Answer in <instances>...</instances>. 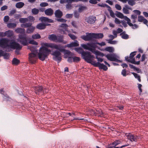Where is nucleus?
<instances>
[{
    "mask_svg": "<svg viewBox=\"0 0 148 148\" xmlns=\"http://www.w3.org/2000/svg\"><path fill=\"white\" fill-rule=\"evenodd\" d=\"M40 48L38 54L39 59L43 61L51 53L53 56V60H56V51H53V49H56V44L46 42Z\"/></svg>",
    "mask_w": 148,
    "mask_h": 148,
    "instance_id": "f257e3e1",
    "label": "nucleus"
},
{
    "mask_svg": "<svg viewBox=\"0 0 148 148\" xmlns=\"http://www.w3.org/2000/svg\"><path fill=\"white\" fill-rule=\"evenodd\" d=\"M9 40L6 38H0V47L3 49L9 47L11 49H17L19 47L18 43L15 41L9 43Z\"/></svg>",
    "mask_w": 148,
    "mask_h": 148,
    "instance_id": "f03ea898",
    "label": "nucleus"
},
{
    "mask_svg": "<svg viewBox=\"0 0 148 148\" xmlns=\"http://www.w3.org/2000/svg\"><path fill=\"white\" fill-rule=\"evenodd\" d=\"M86 35H83L80 38L85 41H93L94 39H99L103 37V34L99 33L95 34L92 33H86Z\"/></svg>",
    "mask_w": 148,
    "mask_h": 148,
    "instance_id": "7ed1b4c3",
    "label": "nucleus"
},
{
    "mask_svg": "<svg viewBox=\"0 0 148 148\" xmlns=\"http://www.w3.org/2000/svg\"><path fill=\"white\" fill-rule=\"evenodd\" d=\"M36 47L32 45L28 47V49L32 52L29 54V59L30 62L32 64H34L38 59L37 50Z\"/></svg>",
    "mask_w": 148,
    "mask_h": 148,
    "instance_id": "20e7f679",
    "label": "nucleus"
},
{
    "mask_svg": "<svg viewBox=\"0 0 148 148\" xmlns=\"http://www.w3.org/2000/svg\"><path fill=\"white\" fill-rule=\"evenodd\" d=\"M82 57L83 59L87 63H90L93 65L94 63H96V61L92 60L90 58V52L86 51L82 53Z\"/></svg>",
    "mask_w": 148,
    "mask_h": 148,
    "instance_id": "39448f33",
    "label": "nucleus"
},
{
    "mask_svg": "<svg viewBox=\"0 0 148 148\" xmlns=\"http://www.w3.org/2000/svg\"><path fill=\"white\" fill-rule=\"evenodd\" d=\"M81 46L84 49L88 50L92 53L93 52L94 50L97 47L95 44L93 43H88L86 45L82 44Z\"/></svg>",
    "mask_w": 148,
    "mask_h": 148,
    "instance_id": "423d86ee",
    "label": "nucleus"
},
{
    "mask_svg": "<svg viewBox=\"0 0 148 148\" xmlns=\"http://www.w3.org/2000/svg\"><path fill=\"white\" fill-rule=\"evenodd\" d=\"M125 135L127 139L131 142H137L139 139L138 136L134 134L131 133H126Z\"/></svg>",
    "mask_w": 148,
    "mask_h": 148,
    "instance_id": "0eeeda50",
    "label": "nucleus"
},
{
    "mask_svg": "<svg viewBox=\"0 0 148 148\" xmlns=\"http://www.w3.org/2000/svg\"><path fill=\"white\" fill-rule=\"evenodd\" d=\"M65 47V46L63 47L62 46L56 45V49L59 50L60 52H63L65 57L67 58L66 55H70L71 52L69 50L64 49V48Z\"/></svg>",
    "mask_w": 148,
    "mask_h": 148,
    "instance_id": "6e6552de",
    "label": "nucleus"
},
{
    "mask_svg": "<svg viewBox=\"0 0 148 148\" xmlns=\"http://www.w3.org/2000/svg\"><path fill=\"white\" fill-rule=\"evenodd\" d=\"M19 42L24 46H26L28 44L27 37L26 34H20L19 35Z\"/></svg>",
    "mask_w": 148,
    "mask_h": 148,
    "instance_id": "1a4fd4ad",
    "label": "nucleus"
},
{
    "mask_svg": "<svg viewBox=\"0 0 148 148\" xmlns=\"http://www.w3.org/2000/svg\"><path fill=\"white\" fill-rule=\"evenodd\" d=\"M105 56L108 60L110 61H115L117 62H122L121 60L117 59L113 54H108L106 55Z\"/></svg>",
    "mask_w": 148,
    "mask_h": 148,
    "instance_id": "9d476101",
    "label": "nucleus"
},
{
    "mask_svg": "<svg viewBox=\"0 0 148 148\" xmlns=\"http://www.w3.org/2000/svg\"><path fill=\"white\" fill-rule=\"evenodd\" d=\"M93 66L96 67H98L100 69H103L104 71L107 70L108 68L107 66L99 62H96L94 63Z\"/></svg>",
    "mask_w": 148,
    "mask_h": 148,
    "instance_id": "9b49d317",
    "label": "nucleus"
},
{
    "mask_svg": "<svg viewBox=\"0 0 148 148\" xmlns=\"http://www.w3.org/2000/svg\"><path fill=\"white\" fill-rule=\"evenodd\" d=\"M60 27L62 28H63V29H59V32L62 34H66V31L67 32H69V31L68 30L67 27L68 25L65 23H62L60 26Z\"/></svg>",
    "mask_w": 148,
    "mask_h": 148,
    "instance_id": "f8f14e48",
    "label": "nucleus"
},
{
    "mask_svg": "<svg viewBox=\"0 0 148 148\" xmlns=\"http://www.w3.org/2000/svg\"><path fill=\"white\" fill-rule=\"evenodd\" d=\"M96 20V18L95 16H90L86 17L85 18L86 21L90 24H93L94 23Z\"/></svg>",
    "mask_w": 148,
    "mask_h": 148,
    "instance_id": "ddd939ff",
    "label": "nucleus"
},
{
    "mask_svg": "<svg viewBox=\"0 0 148 148\" xmlns=\"http://www.w3.org/2000/svg\"><path fill=\"white\" fill-rule=\"evenodd\" d=\"M35 92L37 95H39V93H44V90L42 86H38L34 87Z\"/></svg>",
    "mask_w": 148,
    "mask_h": 148,
    "instance_id": "4468645a",
    "label": "nucleus"
},
{
    "mask_svg": "<svg viewBox=\"0 0 148 148\" xmlns=\"http://www.w3.org/2000/svg\"><path fill=\"white\" fill-rule=\"evenodd\" d=\"M62 43L63 44H65L67 43V41H64V36L63 35H59L56 36V42Z\"/></svg>",
    "mask_w": 148,
    "mask_h": 148,
    "instance_id": "2eb2a0df",
    "label": "nucleus"
},
{
    "mask_svg": "<svg viewBox=\"0 0 148 148\" xmlns=\"http://www.w3.org/2000/svg\"><path fill=\"white\" fill-rule=\"evenodd\" d=\"M78 42L77 40H75L74 42H72L70 44H68L65 45V47L71 48L73 47H78L79 46Z\"/></svg>",
    "mask_w": 148,
    "mask_h": 148,
    "instance_id": "dca6fc26",
    "label": "nucleus"
},
{
    "mask_svg": "<svg viewBox=\"0 0 148 148\" xmlns=\"http://www.w3.org/2000/svg\"><path fill=\"white\" fill-rule=\"evenodd\" d=\"M39 20L42 22H48L49 23H52L53 22V21L51 19L47 17L42 16L39 18Z\"/></svg>",
    "mask_w": 148,
    "mask_h": 148,
    "instance_id": "f3484780",
    "label": "nucleus"
},
{
    "mask_svg": "<svg viewBox=\"0 0 148 148\" xmlns=\"http://www.w3.org/2000/svg\"><path fill=\"white\" fill-rule=\"evenodd\" d=\"M45 13L47 16H51L53 14V11L51 8H49L45 10Z\"/></svg>",
    "mask_w": 148,
    "mask_h": 148,
    "instance_id": "a211bd4d",
    "label": "nucleus"
},
{
    "mask_svg": "<svg viewBox=\"0 0 148 148\" xmlns=\"http://www.w3.org/2000/svg\"><path fill=\"white\" fill-rule=\"evenodd\" d=\"M36 27L37 29H43L45 28V26L44 23H40L38 24Z\"/></svg>",
    "mask_w": 148,
    "mask_h": 148,
    "instance_id": "6ab92c4d",
    "label": "nucleus"
},
{
    "mask_svg": "<svg viewBox=\"0 0 148 148\" xmlns=\"http://www.w3.org/2000/svg\"><path fill=\"white\" fill-rule=\"evenodd\" d=\"M63 15L62 12L59 10H56V18H60Z\"/></svg>",
    "mask_w": 148,
    "mask_h": 148,
    "instance_id": "aec40b11",
    "label": "nucleus"
},
{
    "mask_svg": "<svg viewBox=\"0 0 148 148\" xmlns=\"http://www.w3.org/2000/svg\"><path fill=\"white\" fill-rule=\"evenodd\" d=\"M35 29V27L33 26H31L29 27L26 30V32L28 34H31L32 33Z\"/></svg>",
    "mask_w": 148,
    "mask_h": 148,
    "instance_id": "412c9836",
    "label": "nucleus"
},
{
    "mask_svg": "<svg viewBox=\"0 0 148 148\" xmlns=\"http://www.w3.org/2000/svg\"><path fill=\"white\" fill-rule=\"evenodd\" d=\"M24 5L25 4L24 3L20 2L16 3L15 6L16 8H20L23 7L24 6Z\"/></svg>",
    "mask_w": 148,
    "mask_h": 148,
    "instance_id": "4be33fe9",
    "label": "nucleus"
},
{
    "mask_svg": "<svg viewBox=\"0 0 148 148\" xmlns=\"http://www.w3.org/2000/svg\"><path fill=\"white\" fill-rule=\"evenodd\" d=\"M120 35L121 36V37L123 39H127L129 38L128 35L125 34V32L124 31L121 33Z\"/></svg>",
    "mask_w": 148,
    "mask_h": 148,
    "instance_id": "5701e85b",
    "label": "nucleus"
},
{
    "mask_svg": "<svg viewBox=\"0 0 148 148\" xmlns=\"http://www.w3.org/2000/svg\"><path fill=\"white\" fill-rule=\"evenodd\" d=\"M121 142V140H116L112 143V144L114 145V147H115L120 144Z\"/></svg>",
    "mask_w": 148,
    "mask_h": 148,
    "instance_id": "b1692460",
    "label": "nucleus"
},
{
    "mask_svg": "<svg viewBox=\"0 0 148 148\" xmlns=\"http://www.w3.org/2000/svg\"><path fill=\"white\" fill-rule=\"evenodd\" d=\"M15 31L18 33L24 34L25 29L21 28H18L15 30Z\"/></svg>",
    "mask_w": 148,
    "mask_h": 148,
    "instance_id": "393cba45",
    "label": "nucleus"
},
{
    "mask_svg": "<svg viewBox=\"0 0 148 148\" xmlns=\"http://www.w3.org/2000/svg\"><path fill=\"white\" fill-rule=\"evenodd\" d=\"M20 61L16 58H14L12 60V64L15 65H17L20 63Z\"/></svg>",
    "mask_w": 148,
    "mask_h": 148,
    "instance_id": "a878e982",
    "label": "nucleus"
},
{
    "mask_svg": "<svg viewBox=\"0 0 148 148\" xmlns=\"http://www.w3.org/2000/svg\"><path fill=\"white\" fill-rule=\"evenodd\" d=\"M32 38L34 39H37L40 38V35L38 33L33 34L32 36Z\"/></svg>",
    "mask_w": 148,
    "mask_h": 148,
    "instance_id": "bb28decb",
    "label": "nucleus"
},
{
    "mask_svg": "<svg viewBox=\"0 0 148 148\" xmlns=\"http://www.w3.org/2000/svg\"><path fill=\"white\" fill-rule=\"evenodd\" d=\"M49 39L53 41H55L56 40V35L52 34L49 35L48 37Z\"/></svg>",
    "mask_w": 148,
    "mask_h": 148,
    "instance_id": "cd10ccee",
    "label": "nucleus"
},
{
    "mask_svg": "<svg viewBox=\"0 0 148 148\" xmlns=\"http://www.w3.org/2000/svg\"><path fill=\"white\" fill-rule=\"evenodd\" d=\"M124 19L127 21V23L129 26H132V24L131 23V20L130 18H128L127 16H124L123 18Z\"/></svg>",
    "mask_w": 148,
    "mask_h": 148,
    "instance_id": "c85d7f7f",
    "label": "nucleus"
},
{
    "mask_svg": "<svg viewBox=\"0 0 148 148\" xmlns=\"http://www.w3.org/2000/svg\"><path fill=\"white\" fill-rule=\"evenodd\" d=\"M96 55H99L101 57H103L104 55L103 53L99 52V51H95V49L94 50V51L93 53Z\"/></svg>",
    "mask_w": 148,
    "mask_h": 148,
    "instance_id": "c756f323",
    "label": "nucleus"
},
{
    "mask_svg": "<svg viewBox=\"0 0 148 148\" xmlns=\"http://www.w3.org/2000/svg\"><path fill=\"white\" fill-rule=\"evenodd\" d=\"M75 50L78 53L81 54L82 56V53L83 52L85 51H83V50L81 48L79 47H76L75 48Z\"/></svg>",
    "mask_w": 148,
    "mask_h": 148,
    "instance_id": "7c9ffc66",
    "label": "nucleus"
},
{
    "mask_svg": "<svg viewBox=\"0 0 148 148\" xmlns=\"http://www.w3.org/2000/svg\"><path fill=\"white\" fill-rule=\"evenodd\" d=\"M117 17L121 18H123L124 17L123 15L121 12H116V13L115 14Z\"/></svg>",
    "mask_w": 148,
    "mask_h": 148,
    "instance_id": "2f4dec72",
    "label": "nucleus"
},
{
    "mask_svg": "<svg viewBox=\"0 0 148 148\" xmlns=\"http://www.w3.org/2000/svg\"><path fill=\"white\" fill-rule=\"evenodd\" d=\"M5 36H7L8 37H10L13 35V32L12 31L9 30L6 32L5 33Z\"/></svg>",
    "mask_w": 148,
    "mask_h": 148,
    "instance_id": "473e14b6",
    "label": "nucleus"
},
{
    "mask_svg": "<svg viewBox=\"0 0 148 148\" xmlns=\"http://www.w3.org/2000/svg\"><path fill=\"white\" fill-rule=\"evenodd\" d=\"M32 12L33 14L36 15L38 13L39 10L36 8H34L32 9Z\"/></svg>",
    "mask_w": 148,
    "mask_h": 148,
    "instance_id": "72a5a7b5",
    "label": "nucleus"
},
{
    "mask_svg": "<svg viewBox=\"0 0 148 148\" xmlns=\"http://www.w3.org/2000/svg\"><path fill=\"white\" fill-rule=\"evenodd\" d=\"M19 21L20 23H25L28 22V19L27 18H20L19 19Z\"/></svg>",
    "mask_w": 148,
    "mask_h": 148,
    "instance_id": "f704fd0d",
    "label": "nucleus"
},
{
    "mask_svg": "<svg viewBox=\"0 0 148 148\" xmlns=\"http://www.w3.org/2000/svg\"><path fill=\"white\" fill-rule=\"evenodd\" d=\"M16 26V24L15 23H8L7 25V27L9 28H13L15 27Z\"/></svg>",
    "mask_w": 148,
    "mask_h": 148,
    "instance_id": "c9c22d12",
    "label": "nucleus"
},
{
    "mask_svg": "<svg viewBox=\"0 0 148 148\" xmlns=\"http://www.w3.org/2000/svg\"><path fill=\"white\" fill-rule=\"evenodd\" d=\"M27 18L28 19V21H29V22H34L35 20V18L33 16H29Z\"/></svg>",
    "mask_w": 148,
    "mask_h": 148,
    "instance_id": "e433bc0d",
    "label": "nucleus"
},
{
    "mask_svg": "<svg viewBox=\"0 0 148 148\" xmlns=\"http://www.w3.org/2000/svg\"><path fill=\"white\" fill-rule=\"evenodd\" d=\"M18 44L19 45V48L15 49H16V50L15 51V53L17 55H18L19 54V50H20L22 47V46L19 43Z\"/></svg>",
    "mask_w": 148,
    "mask_h": 148,
    "instance_id": "4c0bfd02",
    "label": "nucleus"
},
{
    "mask_svg": "<svg viewBox=\"0 0 148 148\" xmlns=\"http://www.w3.org/2000/svg\"><path fill=\"white\" fill-rule=\"evenodd\" d=\"M128 4L131 5L133 6L135 4L134 1L133 0H127Z\"/></svg>",
    "mask_w": 148,
    "mask_h": 148,
    "instance_id": "58836bf2",
    "label": "nucleus"
},
{
    "mask_svg": "<svg viewBox=\"0 0 148 148\" xmlns=\"http://www.w3.org/2000/svg\"><path fill=\"white\" fill-rule=\"evenodd\" d=\"M105 50L110 52H112L114 51V49L112 47H109L106 48Z\"/></svg>",
    "mask_w": 148,
    "mask_h": 148,
    "instance_id": "ea45409f",
    "label": "nucleus"
},
{
    "mask_svg": "<svg viewBox=\"0 0 148 148\" xmlns=\"http://www.w3.org/2000/svg\"><path fill=\"white\" fill-rule=\"evenodd\" d=\"M87 9L86 7L84 6H81L78 9V11L79 12H81Z\"/></svg>",
    "mask_w": 148,
    "mask_h": 148,
    "instance_id": "a19ab883",
    "label": "nucleus"
},
{
    "mask_svg": "<svg viewBox=\"0 0 148 148\" xmlns=\"http://www.w3.org/2000/svg\"><path fill=\"white\" fill-rule=\"evenodd\" d=\"M73 62H79L80 60V58L79 57L75 56L73 57Z\"/></svg>",
    "mask_w": 148,
    "mask_h": 148,
    "instance_id": "79ce46f5",
    "label": "nucleus"
},
{
    "mask_svg": "<svg viewBox=\"0 0 148 148\" xmlns=\"http://www.w3.org/2000/svg\"><path fill=\"white\" fill-rule=\"evenodd\" d=\"M56 20L58 22L61 23H65L66 21V20L65 19L62 18H57Z\"/></svg>",
    "mask_w": 148,
    "mask_h": 148,
    "instance_id": "37998d69",
    "label": "nucleus"
},
{
    "mask_svg": "<svg viewBox=\"0 0 148 148\" xmlns=\"http://www.w3.org/2000/svg\"><path fill=\"white\" fill-rule=\"evenodd\" d=\"M121 74L124 77H126L127 75H128V74H127L126 73V70L125 69H124L122 70Z\"/></svg>",
    "mask_w": 148,
    "mask_h": 148,
    "instance_id": "c03bdc74",
    "label": "nucleus"
},
{
    "mask_svg": "<svg viewBox=\"0 0 148 148\" xmlns=\"http://www.w3.org/2000/svg\"><path fill=\"white\" fill-rule=\"evenodd\" d=\"M68 36L72 40H75L77 38V37L75 35L71 34H69Z\"/></svg>",
    "mask_w": 148,
    "mask_h": 148,
    "instance_id": "a18cd8bd",
    "label": "nucleus"
},
{
    "mask_svg": "<svg viewBox=\"0 0 148 148\" xmlns=\"http://www.w3.org/2000/svg\"><path fill=\"white\" fill-rule=\"evenodd\" d=\"M101 0H90L89 2L90 3L93 4H96L97 3V1H100Z\"/></svg>",
    "mask_w": 148,
    "mask_h": 148,
    "instance_id": "49530a36",
    "label": "nucleus"
},
{
    "mask_svg": "<svg viewBox=\"0 0 148 148\" xmlns=\"http://www.w3.org/2000/svg\"><path fill=\"white\" fill-rule=\"evenodd\" d=\"M144 18L142 16H138V21L139 22H142Z\"/></svg>",
    "mask_w": 148,
    "mask_h": 148,
    "instance_id": "de8ad7c7",
    "label": "nucleus"
},
{
    "mask_svg": "<svg viewBox=\"0 0 148 148\" xmlns=\"http://www.w3.org/2000/svg\"><path fill=\"white\" fill-rule=\"evenodd\" d=\"M108 11L109 12L110 15V16L112 17H115V15L114 14V12H113L112 10L111 9H108Z\"/></svg>",
    "mask_w": 148,
    "mask_h": 148,
    "instance_id": "09e8293b",
    "label": "nucleus"
},
{
    "mask_svg": "<svg viewBox=\"0 0 148 148\" xmlns=\"http://www.w3.org/2000/svg\"><path fill=\"white\" fill-rule=\"evenodd\" d=\"M29 43L30 44L35 45H38V42L34 40H30L29 42Z\"/></svg>",
    "mask_w": 148,
    "mask_h": 148,
    "instance_id": "8fccbe9b",
    "label": "nucleus"
},
{
    "mask_svg": "<svg viewBox=\"0 0 148 148\" xmlns=\"http://www.w3.org/2000/svg\"><path fill=\"white\" fill-rule=\"evenodd\" d=\"M136 51H134L133 52H132L130 54V59H132L135 56L136 54Z\"/></svg>",
    "mask_w": 148,
    "mask_h": 148,
    "instance_id": "3c124183",
    "label": "nucleus"
},
{
    "mask_svg": "<svg viewBox=\"0 0 148 148\" xmlns=\"http://www.w3.org/2000/svg\"><path fill=\"white\" fill-rule=\"evenodd\" d=\"M74 15L75 18H78L79 14V12H78L77 11H75L74 12Z\"/></svg>",
    "mask_w": 148,
    "mask_h": 148,
    "instance_id": "603ef678",
    "label": "nucleus"
},
{
    "mask_svg": "<svg viewBox=\"0 0 148 148\" xmlns=\"http://www.w3.org/2000/svg\"><path fill=\"white\" fill-rule=\"evenodd\" d=\"M123 12L126 14H129L128 10L126 8L124 7L123 8Z\"/></svg>",
    "mask_w": 148,
    "mask_h": 148,
    "instance_id": "864d4df0",
    "label": "nucleus"
},
{
    "mask_svg": "<svg viewBox=\"0 0 148 148\" xmlns=\"http://www.w3.org/2000/svg\"><path fill=\"white\" fill-rule=\"evenodd\" d=\"M94 43L95 44V45H96V44L98 45L101 46H105L106 45V44L105 42H102L101 43L97 42Z\"/></svg>",
    "mask_w": 148,
    "mask_h": 148,
    "instance_id": "5fc2aeb1",
    "label": "nucleus"
},
{
    "mask_svg": "<svg viewBox=\"0 0 148 148\" xmlns=\"http://www.w3.org/2000/svg\"><path fill=\"white\" fill-rule=\"evenodd\" d=\"M48 5V4L46 2H42L40 4V6L41 7H45Z\"/></svg>",
    "mask_w": 148,
    "mask_h": 148,
    "instance_id": "6e6d98bb",
    "label": "nucleus"
},
{
    "mask_svg": "<svg viewBox=\"0 0 148 148\" xmlns=\"http://www.w3.org/2000/svg\"><path fill=\"white\" fill-rule=\"evenodd\" d=\"M117 42L116 41H112V40L110 39L108 40V43L111 44H115Z\"/></svg>",
    "mask_w": 148,
    "mask_h": 148,
    "instance_id": "4d7b16f0",
    "label": "nucleus"
},
{
    "mask_svg": "<svg viewBox=\"0 0 148 148\" xmlns=\"http://www.w3.org/2000/svg\"><path fill=\"white\" fill-rule=\"evenodd\" d=\"M16 12V10L15 9L12 10L10 12L9 14V16H12Z\"/></svg>",
    "mask_w": 148,
    "mask_h": 148,
    "instance_id": "13d9d810",
    "label": "nucleus"
},
{
    "mask_svg": "<svg viewBox=\"0 0 148 148\" xmlns=\"http://www.w3.org/2000/svg\"><path fill=\"white\" fill-rule=\"evenodd\" d=\"M67 61L69 63H72L73 61V57H69L68 58Z\"/></svg>",
    "mask_w": 148,
    "mask_h": 148,
    "instance_id": "bf43d9fd",
    "label": "nucleus"
},
{
    "mask_svg": "<svg viewBox=\"0 0 148 148\" xmlns=\"http://www.w3.org/2000/svg\"><path fill=\"white\" fill-rule=\"evenodd\" d=\"M66 8L68 9H71L72 8V5L71 4L67 3L66 5Z\"/></svg>",
    "mask_w": 148,
    "mask_h": 148,
    "instance_id": "052dcab7",
    "label": "nucleus"
},
{
    "mask_svg": "<svg viewBox=\"0 0 148 148\" xmlns=\"http://www.w3.org/2000/svg\"><path fill=\"white\" fill-rule=\"evenodd\" d=\"M4 58L5 59H8L9 58V54L6 53H4L3 54V56Z\"/></svg>",
    "mask_w": 148,
    "mask_h": 148,
    "instance_id": "680f3d73",
    "label": "nucleus"
},
{
    "mask_svg": "<svg viewBox=\"0 0 148 148\" xmlns=\"http://www.w3.org/2000/svg\"><path fill=\"white\" fill-rule=\"evenodd\" d=\"M133 12L134 13L139 15H140L141 14V12L138 10H134L133 11Z\"/></svg>",
    "mask_w": 148,
    "mask_h": 148,
    "instance_id": "e2e57ef3",
    "label": "nucleus"
},
{
    "mask_svg": "<svg viewBox=\"0 0 148 148\" xmlns=\"http://www.w3.org/2000/svg\"><path fill=\"white\" fill-rule=\"evenodd\" d=\"M96 58L97 59L98 62H102L103 61V59L101 58L98 57L97 56L96 57Z\"/></svg>",
    "mask_w": 148,
    "mask_h": 148,
    "instance_id": "0e129e2a",
    "label": "nucleus"
},
{
    "mask_svg": "<svg viewBox=\"0 0 148 148\" xmlns=\"http://www.w3.org/2000/svg\"><path fill=\"white\" fill-rule=\"evenodd\" d=\"M9 19V17L8 16H5L4 18V21L5 22H7Z\"/></svg>",
    "mask_w": 148,
    "mask_h": 148,
    "instance_id": "69168bd1",
    "label": "nucleus"
},
{
    "mask_svg": "<svg viewBox=\"0 0 148 148\" xmlns=\"http://www.w3.org/2000/svg\"><path fill=\"white\" fill-rule=\"evenodd\" d=\"M116 8L118 10H121V6L118 4H116L115 5Z\"/></svg>",
    "mask_w": 148,
    "mask_h": 148,
    "instance_id": "338daca9",
    "label": "nucleus"
},
{
    "mask_svg": "<svg viewBox=\"0 0 148 148\" xmlns=\"http://www.w3.org/2000/svg\"><path fill=\"white\" fill-rule=\"evenodd\" d=\"M130 27H132V28L133 29H137L138 27V26L136 24H133L132 26H130Z\"/></svg>",
    "mask_w": 148,
    "mask_h": 148,
    "instance_id": "774afa93",
    "label": "nucleus"
}]
</instances>
